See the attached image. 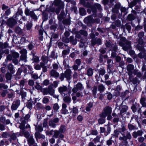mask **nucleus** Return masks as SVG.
<instances>
[{
    "label": "nucleus",
    "instance_id": "f257e3e1",
    "mask_svg": "<svg viewBox=\"0 0 146 146\" xmlns=\"http://www.w3.org/2000/svg\"><path fill=\"white\" fill-rule=\"evenodd\" d=\"M87 1V0H80V3L84 6L88 8L87 11L88 13H90L91 11H92L93 16H90L85 18L84 19V22L87 24L94 23L95 22L97 23H99L100 21L99 19L95 20L93 19L92 16L94 17H96V8L99 10H101V5L99 4L96 3L95 4L94 6H92L89 3L86 2Z\"/></svg>",
    "mask_w": 146,
    "mask_h": 146
},
{
    "label": "nucleus",
    "instance_id": "58836bf2",
    "mask_svg": "<svg viewBox=\"0 0 146 146\" xmlns=\"http://www.w3.org/2000/svg\"><path fill=\"white\" fill-rule=\"evenodd\" d=\"M79 33L85 36H87L88 35L87 32L83 30H80L79 31Z\"/></svg>",
    "mask_w": 146,
    "mask_h": 146
},
{
    "label": "nucleus",
    "instance_id": "69168bd1",
    "mask_svg": "<svg viewBox=\"0 0 146 146\" xmlns=\"http://www.w3.org/2000/svg\"><path fill=\"white\" fill-rule=\"evenodd\" d=\"M63 23L64 24H69L70 23V21L69 19H66L64 20L63 21Z\"/></svg>",
    "mask_w": 146,
    "mask_h": 146
},
{
    "label": "nucleus",
    "instance_id": "f03ea898",
    "mask_svg": "<svg viewBox=\"0 0 146 146\" xmlns=\"http://www.w3.org/2000/svg\"><path fill=\"white\" fill-rule=\"evenodd\" d=\"M119 44L122 47L123 49L125 51L130 49L131 48L130 42L127 40L124 37L121 38V41L119 42Z\"/></svg>",
    "mask_w": 146,
    "mask_h": 146
},
{
    "label": "nucleus",
    "instance_id": "ddd939ff",
    "mask_svg": "<svg viewBox=\"0 0 146 146\" xmlns=\"http://www.w3.org/2000/svg\"><path fill=\"white\" fill-rule=\"evenodd\" d=\"M20 101L19 100H18L14 102L11 106V108L12 110H17L18 106L20 105Z\"/></svg>",
    "mask_w": 146,
    "mask_h": 146
},
{
    "label": "nucleus",
    "instance_id": "aec40b11",
    "mask_svg": "<svg viewBox=\"0 0 146 146\" xmlns=\"http://www.w3.org/2000/svg\"><path fill=\"white\" fill-rule=\"evenodd\" d=\"M40 65L41 67L42 68V71L43 72H47V67L44 66V64L43 62H40Z\"/></svg>",
    "mask_w": 146,
    "mask_h": 146
},
{
    "label": "nucleus",
    "instance_id": "7c9ffc66",
    "mask_svg": "<svg viewBox=\"0 0 146 146\" xmlns=\"http://www.w3.org/2000/svg\"><path fill=\"white\" fill-rule=\"evenodd\" d=\"M134 74L135 75H136L137 77H140L142 76V74L139 72H138L137 70H135L134 71Z\"/></svg>",
    "mask_w": 146,
    "mask_h": 146
},
{
    "label": "nucleus",
    "instance_id": "7ed1b4c3",
    "mask_svg": "<svg viewBox=\"0 0 146 146\" xmlns=\"http://www.w3.org/2000/svg\"><path fill=\"white\" fill-rule=\"evenodd\" d=\"M52 5L57 7L58 9H56L55 10L57 14L59 13L60 9L63 8L64 7L63 3L60 0H55Z\"/></svg>",
    "mask_w": 146,
    "mask_h": 146
},
{
    "label": "nucleus",
    "instance_id": "20e7f679",
    "mask_svg": "<svg viewBox=\"0 0 146 146\" xmlns=\"http://www.w3.org/2000/svg\"><path fill=\"white\" fill-rule=\"evenodd\" d=\"M112 112L111 108L109 106H107L104 109V111L100 115L101 117L105 118L108 115H110Z\"/></svg>",
    "mask_w": 146,
    "mask_h": 146
},
{
    "label": "nucleus",
    "instance_id": "ea45409f",
    "mask_svg": "<svg viewBox=\"0 0 146 146\" xmlns=\"http://www.w3.org/2000/svg\"><path fill=\"white\" fill-rule=\"evenodd\" d=\"M53 108L54 110L57 111L59 109V106L57 103H55L54 104Z\"/></svg>",
    "mask_w": 146,
    "mask_h": 146
},
{
    "label": "nucleus",
    "instance_id": "a18cd8bd",
    "mask_svg": "<svg viewBox=\"0 0 146 146\" xmlns=\"http://www.w3.org/2000/svg\"><path fill=\"white\" fill-rule=\"evenodd\" d=\"M15 32L18 34L21 33L22 32V30L19 27H17L15 29Z\"/></svg>",
    "mask_w": 146,
    "mask_h": 146
},
{
    "label": "nucleus",
    "instance_id": "09e8293b",
    "mask_svg": "<svg viewBox=\"0 0 146 146\" xmlns=\"http://www.w3.org/2000/svg\"><path fill=\"white\" fill-rule=\"evenodd\" d=\"M96 43H94L93 42H92V44L93 45H94L96 44L97 43L98 44H101V40L100 39L98 38L96 40Z\"/></svg>",
    "mask_w": 146,
    "mask_h": 146
},
{
    "label": "nucleus",
    "instance_id": "864d4df0",
    "mask_svg": "<svg viewBox=\"0 0 146 146\" xmlns=\"http://www.w3.org/2000/svg\"><path fill=\"white\" fill-rule=\"evenodd\" d=\"M134 19V17L132 14L129 15L128 16V19L130 20H133Z\"/></svg>",
    "mask_w": 146,
    "mask_h": 146
},
{
    "label": "nucleus",
    "instance_id": "cd10ccee",
    "mask_svg": "<svg viewBox=\"0 0 146 146\" xmlns=\"http://www.w3.org/2000/svg\"><path fill=\"white\" fill-rule=\"evenodd\" d=\"M93 72L92 69L91 68L87 70V74L89 76H92Z\"/></svg>",
    "mask_w": 146,
    "mask_h": 146
},
{
    "label": "nucleus",
    "instance_id": "473e14b6",
    "mask_svg": "<svg viewBox=\"0 0 146 146\" xmlns=\"http://www.w3.org/2000/svg\"><path fill=\"white\" fill-rule=\"evenodd\" d=\"M9 91H10V90H7L3 91L1 94V96L3 97H5L6 96V95L9 92Z\"/></svg>",
    "mask_w": 146,
    "mask_h": 146
},
{
    "label": "nucleus",
    "instance_id": "49530a36",
    "mask_svg": "<svg viewBox=\"0 0 146 146\" xmlns=\"http://www.w3.org/2000/svg\"><path fill=\"white\" fill-rule=\"evenodd\" d=\"M102 118L99 119L98 120L99 123L100 124H102L105 122V118L101 117Z\"/></svg>",
    "mask_w": 146,
    "mask_h": 146
},
{
    "label": "nucleus",
    "instance_id": "e2e57ef3",
    "mask_svg": "<svg viewBox=\"0 0 146 146\" xmlns=\"http://www.w3.org/2000/svg\"><path fill=\"white\" fill-rule=\"evenodd\" d=\"M33 58V59L34 61L35 62H37L39 61V58L38 57L36 56H34Z\"/></svg>",
    "mask_w": 146,
    "mask_h": 146
},
{
    "label": "nucleus",
    "instance_id": "9b49d317",
    "mask_svg": "<svg viewBox=\"0 0 146 146\" xmlns=\"http://www.w3.org/2000/svg\"><path fill=\"white\" fill-rule=\"evenodd\" d=\"M83 88L81 83H78L72 89V92L74 93H76L79 90H82L83 89Z\"/></svg>",
    "mask_w": 146,
    "mask_h": 146
},
{
    "label": "nucleus",
    "instance_id": "393cba45",
    "mask_svg": "<svg viewBox=\"0 0 146 146\" xmlns=\"http://www.w3.org/2000/svg\"><path fill=\"white\" fill-rule=\"evenodd\" d=\"M80 13L82 15H85L86 13V11L84 8L80 9Z\"/></svg>",
    "mask_w": 146,
    "mask_h": 146
},
{
    "label": "nucleus",
    "instance_id": "4c0bfd02",
    "mask_svg": "<svg viewBox=\"0 0 146 146\" xmlns=\"http://www.w3.org/2000/svg\"><path fill=\"white\" fill-rule=\"evenodd\" d=\"M109 1H110V3H112L113 2L114 0H103L102 1V3L104 5H105L108 3Z\"/></svg>",
    "mask_w": 146,
    "mask_h": 146
},
{
    "label": "nucleus",
    "instance_id": "f704fd0d",
    "mask_svg": "<svg viewBox=\"0 0 146 146\" xmlns=\"http://www.w3.org/2000/svg\"><path fill=\"white\" fill-rule=\"evenodd\" d=\"M78 109L76 107H74L72 110V112L74 114V116L75 114H77L78 113Z\"/></svg>",
    "mask_w": 146,
    "mask_h": 146
},
{
    "label": "nucleus",
    "instance_id": "e433bc0d",
    "mask_svg": "<svg viewBox=\"0 0 146 146\" xmlns=\"http://www.w3.org/2000/svg\"><path fill=\"white\" fill-rule=\"evenodd\" d=\"M36 129L38 132H41L43 131V128L41 126L38 125L36 127Z\"/></svg>",
    "mask_w": 146,
    "mask_h": 146
},
{
    "label": "nucleus",
    "instance_id": "412c9836",
    "mask_svg": "<svg viewBox=\"0 0 146 146\" xmlns=\"http://www.w3.org/2000/svg\"><path fill=\"white\" fill-rule=\"evenodd\" d=\"M64 100L65 102H68L71 101V98L69 97V94H68L66 96V95L65 94V96H64Z\"/></svg>",
    "mask_w": 146,
    "mask_h": 146
},
{
    "label": "nucleus",
    "instance_id": "9d476101",
    "mask_svg": "<svg viewBox=\"0 0 146 146\" xmlns=\"http://www.w3.org/2000/svg\"><path fill=\"white\" fill-rule=\"evenodd\" d=\"M59 119L58 118H54L53 119L50 121L49 122V124L50 126L55 128L56 125V123L59 121Z\"/></svg>",
    "mask_w": 146,
    "mask_h": 146
},
{
    "label": "nucleus",
    "instance_id": "39448f33",
    "mask_svg": "<svg viewBox=\"0 0 146 146\" xmlns=\"http://www.w3.org/2000/svg\"><path fill=\"white\" fill-rule=\"evenodd\" d=\"M63 40L66 43H68L70 41L74 45L76 44L77 42V40L76 38L74 39V37L72 36H70V39L65 37L63 38Z\"/></svg>",
    "mask_w": 146,
    "mask_h": 146
},
{
    "label": "nucleus",
    "instance_id": "37998d69",
    "mask_svg": "<svg viewBox=\"0 0 146 146\" xmlns=\"http://www.w3.org/2000/svg\"><path fill=\"white\" fill-rule=\"evenodd\" d=\"M17 133H13L11 136V139L13 140L16 139Z\"/></svg>",
    "mask_w": 146,
    "mask_h": 146
},
{
    "label": "nucleus",
    "instance_id": "f3484780",
    "mask_svg": "<svg viewBox=\"0 0 146 146\" xmlns=\"http://www.w3.org/2000/svg\"><path fill=\"white\" fill-rule=\"evenodd\" d=\"M65 77L68 80H69L70 78L71 71L70 70H66L64 73Z\"/></svg>",
    "mask_w": 146,
    "mask_h": 146
},
{
    "label": "nucleus",
    "instance_id": "4d7b16f0",
    "mask_svg": "<svg viewBox=\"0 0 146 146\" xmlns=\"http://www.w3.org/2000/svg\"><path fill=\"white\" fill-rule=\"evenodd\" d=\"M49 102L48 99L46 97H44L43 99V103L46 104Z\"/></svg>",
    "mask_w": 146,
    "mask_h": 146
},
{
    "label": "nucleus",
    "instance_id": "a19ab883",
    "mask_svg": "<svg viewBox=\"0 0 146 146\" xmlns=\"http://www.w3.org/2000/svg\"><path fill=\"white\" fill-rule=\"evenodd\" d=\"M35 87L36 89L38 90H41L42 88L41 86H40L39 84L37 83H36V85Z\"/></svg>",
    "mask_w": 146,
    "mask_h": 146
},
{
    "label": "nucleus",
    "instance_id": "5fc2aeb1",
    "mask_svg": "<svg viewBox=\"0 0 146 146\" xmlns=\"http://www.w3.org/2000/svg\"><path fill=\"white\" fill-rule=\"evenodd\" d=\"M2 137L4 138H7L8 136V134L7 132H3L1 134Z\"/></svg>",
    "mask_w": 146,
    "mask_h": 146
},
{
    "label": "nucleus",
    "instance_id": "0eeeda50",
    "mask_svg": "<svg viewBox=\"0 0 146 146\" xmlns=\"http://www.w3.org/2000/svg\"><path fill=\"white\" fill-rule=\"evenodd\" d=\"M25 12L26 15L30 16L34 19H37V16L35 15L33 11H30L28 9L26 8L25 10Z\"/></svg>",
    "mask_w": 146,
    "mask_h": 146
},
{
    "label": "nucleus",
    "instance_id": "a211bd4d",
    "mask_svg": "<svg viewBox=\"0 0 146 146\" xmlns=\"http://www.w3.org/2000/svg\"><path fill=\"white\" fill-rule=\"evenodd\" d=\"M48 94L51 96H53L55 97V96L54 95V90L52 86H49L48 87Z\"/></svg>",
    "mask_w": 146,
    "mask_h": 146
},
{
    "label": "nucleus",
    "instance_id": "4468645a",
    "mask_svg": "<svg viewBox=\"0 0 146 146\" xmlns=\"http://www.w3.org/2000/svg\"><path fill=\"white\" fill-rule=\"evenodd\" d=\"M28 144L29 146H37L34 141L33 136H30L28 139Z\"/></svg>",
    "mask_w": 146,
    "mask_h": 146
},
{
    "label": "nucleus",
    "instance_id": "052dcab7",
    "mask_svg": "<svg viewBox=\"0 0 146 146\" xmlns=\"http://www.w3.org/2000/svg\"><path fill=\"white\" fill-rule=\"evenodd\" d=\"M105 73V70L104 69H101L100 70L99 74L101 75H103Z\"/></svg>",
    "mask_w": 146,
    "mask_h": 146
},
{
    "label": "nucleus",
    "instance_id": "c85d7f7f",
    "mask_svg": "<svg viewBox=\"0 0 146 146\" xmlns=\"http://www.w3.org/2000/svg\"><path fill=\"white\" fill-rule=\"evenodd\" d=\"M127 109V106H124L123 107H122V108L120 111V113H123L125 112L126 111Z\"/></svg>",
    "mask_w": 146,
    "mask_h": 146
},
{
    "label": "nucleus",
    "instance_id": "774afa93",
    "mask_svg": "<svg viewBox=\"0 0 146 146\" xmlns=\"http://www.w3.org/2000/svg\"><path fill=\"white\" fill-rule=\"evenodd\" d=\"M49 83V81L47 80H44L43 82V84L44 85L47 86L48 85Z\"/></svg>",
    "mask_w": 146,
    "mask_h": 146
},
{
    "label": "nucleus",
    "instance_id": "c9c22d12",
    "mask_svg": "<svg viewBox=\"0 0 146 146\" xmlns=\"http://www.w3.org/2000/svg\"><path fill=\"white\" fill-rule=\"evenodd\" d=\"M70 52L69 49H67L64 50L62 52L63 56L64 57V55H66L68 54Z\"/></svg>",
    "mask_w": 146,
    "mask_h": 146
},
{
    "label": "nucleus",
    "instance_id": "2eb2a0df",
    "mask_svg": "<svg viewBox=\"0 0 146 146\" xmlns=\"http://www.w3.org/2000/svg\"><path fill=\"white\" fill-rule=\"evenodd\" d=\"M54 133V135H53L54 137H55V138H57L59 136V135L60 132L59 131H58L57 130H55L54 131H53V130H52L50 131L47 132L46 133V134L47 135H52V134L53 133Z\"/></svg>",
    "mask_w": 146,
    "mask_h": 146
},
{
    "label": "nucleus",
    "instance_id": "c03bdc74",
    "mask_svg": "<svg viewBox=\"0 0 146 146\" xmlns=\"http://www.w3.org/2000/svg\"><path fill=\"white\" fill-rule=\"evenodd\" d=\"M11 76L12 75L11 74L8 73L6 74V78L7 80H9L11 79Z\"/></svg>",
    "mask_w": 146,
    "mask_h": 146
},
{
    "label": "nucleus",
    "instance_id": "13d9d810",
    "mask_svg": "<svg viewBox=\"0 0 146 146\" xmlns=\"http://www.w3.org/2000/svg\"><path fill=\"white\" fill-rule=\"evenodd\" d=\"M25 125L21 124H20V125L19 126V128L21 129L22 131H20L21 132V133L22 132H23V131H25L24 129L25 128Z\"/></svg>",
    "mask_w": 146,
    "mask_h": 146
},
{
    "label": "nucleus",
    "instance_id": "338daca9",
    "mask_svg": "<svg viewBox=\"0 0 146 146\" xmlns=\"http://www.w3.org/2000/svg\"><path fill=\"white\" fill-rule=\"evenodd\" d=\"M9 8V7L4 4H3L2 6V9L3 10L8 9Z\"/></svg>",
    "mask_w": 146,
    "mask_h": 146
},
{
    "label": "nucleus",
    "instance_id": "bf43d9fd",
    "mask_svg": "<svg viewBox=\"0 0 146 146\" xmlns=\"http://www.w3.org/2000/svg\"><path fill=\"white\" fill-rule=\"evenodd\" d=\"M0 52H1L2 53H3H3L7 54L9 53V51L8 49H6L3 51V50H0Z\"/></svg>",
    "mask_w": 146,
    "mask_h": 146
},
{
    "label": "nucleus",
    "instance_id": "6ab92c4d",
    "mask_svg": "<svg viewBox=\"0 0 146 146\" xmlns=\"http://www.w3.org/2000/svg\"><path fill=\"white\" fill-rule=\"evenodd\" d=\"M50 75L51 76L57 78L59 76V73L54 70H52L50 72Z\"/></svg>",
    "mask_w": 146,
    "mask_h": 146
},
{
    "label": "nucleus",
    "instance_id": "b1692460",
    "mask_svg": "<svg viewBox=\"0 0 146 146\" xmlns=\"http://www.w3.org/2000/svg\"><path fill=\"white\" fill-rule=\"evenodd\" d=\"M93 104L92 103H89L86 107V110L87 111H89L90 110L91 108L92 107Z\"/></svg>",
    "mask_w": 146,
    "mask_h": 146
},
{
    "label": "nucleus",
    "instance_id": "bb28decb",
    "mask_svg": "<svg viewBox=\"0 0 146 146\" xmlns=\"http://www.w3.org/2000/svg\"><path fill=\"white\" fill-rule=\"evenodd\" d=\"M8 69L10 70L11 73L13 74V66L12 64H9L8 66Z\"/></svg>",
    "mask_w": 146,
    "mask_h": 146
},
{
    "label": "nucleus",
    "instance_id": "8fccbe9b",
    "mask_svg": "<svg viewBox=\"0 0 146 146\" xmlns=\"http://www.w3.org/2000/svg\"><path fill=\"white\" fill-rule=\"evenodd\" d=\"M43 125L44 127H48V125L47 124V119H45L44 120V122L43 123Z\"/></svg>",
    "mask_w": 146,
    "mask_h": 146
},
{
    "label": "nucleus",
    "instance_id": "c756f323",
    "mask_svg": "<svg viewBox=\"0 0 146 146\" xmlns=\"http://www.w3.org/2000/svg\"><path fill=\"white\" fill-rule=\"evenodd\" d=\"M42 61H43L44 63H47L48 61V57L47 56H43L42 57Z\"/></svg>",
    "mask_w": 146,
    "mask_h": 146
},
{
    "label": "nucleus",
    "instance_id": "de8ad7c7",
    "mask_svg": "<svg viewBox=\"0 0 146 146\" xmlns=\"http://www.w3.org/2000/svg\"><path fill=\"white\" fill-rule=\"evenodd\" d=\"M10 91H9V92L7 94H8V98H11L13 96V92L10 90Z\"/></svg>",
    "mask_w": 146,
    "mask_h": 146
},
{
    "label": "nucleus",
    "instance_id": "2f4dec72",
    "mask_svg": "<svg viewBox=\"0 0 146 146\" xmlns=\"http://www.w3.org/2000/svg\"><path fill=\"white\" fill-rule=\"evenodd\" d=\"M98 89L100 91L103 92L105 88L103 85L101 84L99 86Z\"/></svg>",
    "mask_w": 146,
    "mask_h": 146
},
{
    "label": "nucleus",
    "instance_id": "72a5a7b5",
    "mask_svg": "<svg viewBox=\"0 0 146 146\" xmlns=\"http://www.w3.org/2000/svg\"><path fill=\"white\" fill-rule=\"evenodd\" d=\"M86 41V39H85V40H83L82 39H81L80 44V47L82 48L84 46V44Z\"/></svg>",
    "mask_w": 146,
    "mask_h": 146
},
{
    "label": "nucleus",
    "instance_id": "0e129e2a",
    "mask_svg": "<svg viewBox=\"0 0 146 146\" xmlns=\"http://www.w3.org/2000/svg\"><path fill=\"white\" fill-rule=\"evenodd\" d=\"M34 81L32 80H30L29 81L28 84L29 86H33L34 84Z\"/></svg>",
    "mask_w": 146,
    "mask_h": 146
},
{
    "label": "nucleus",
    "instance_id": "6e6d98bb",
    "mask_svg": "<svg viewBox=\"0 0 146 146\" xmlns=\"http://www.w3.org/2000/svg\"><path fill=\"white\" fill-rule=\"evenodd\" d=\"M128 128L130 130H133L135 129L134 126L131 124H129L128 125Z\"/></svg>",
    "mask_w": 146,
    "mask_h": 146
},
{
    "label": "nucleus",
    "instance_id": "f8f14e48",
    "mask_svg": "<svg viewBox=\"0 0 146 146\" xmlns=\"http://www.w3.org/2000/svg\"><path fill=\"white\" fill-rule=\"evenodd\" d=\"M17 23L16 21L12 18H11L8 20L7 24L9 27H12Z\"/></svg>",
    "mask_w": 146,
    "mask_h": 146
},
{
    "label": "nucleus",
    "instance_id": "1a4fd4ad",
    "mask_svg": "<svg viewBox=\"0 0 146 146\" xmlns=\"http://www.w3.org/2000/svg\"><path fill=\"white\" fill-rule=\"evenodd\" d=\"M58 90L60 94L63 96H65V94H67L68 92L67 88L65 86L59 87Z\"/></svg>",
    "mask_w": 146,
    "mask_h": 146
},
{
    "label": "nucleus",
    "instance_id": "dca6fc26",
    "mask_svg": "<svg viewBox=\"0 0 146 146\" xmlns=\"http://www.w3.org/2000/svg\"><path fill=\"white\" fill-rule=\"evenodd\" d=\"M143 132L142 131L139 130L137 132H133L132 135L134 137L136 138L138 136H141L142 135Z\"/></svg>",
    "mask_w": 146,
    "mask_h": 146
},
{
    "label": "nucleus",
    "instance_id": "6e6552de",
    "mask_svg": "<svg viewBox=\"0 0 146 146\" xmlns=\"http://www.w3.org/2000/svg\"><path fill=\"white\" fill-rule=\"evenodd\" d=\"M134 68V66L132 64H129L127 66V69L128 71V74L129 76V78L131 80L133 74L132 71Z\"/></svg>",
    "mask_w": 146,
    "mask_h": 146
},
{
    "label": "nucleus",
    "instance_id": "603ef678",
    "mask_svg": "<svg viewBox=\"0 0 146 146\" xmlns=\"http://www.w3.org/2000/svg\"><path fill=\"white\" fill-rule=\"evenodd\" d=\"M3 88L4 89H7L8 88V86L3 84H0V88Z\"/></svg>",
    "mask_w": 146,
    "mask_h": 146
},
{
    "label": "nucleus",
    "instance_id": "79ce46f5",
    "mask_svg": "<svg viewBox=\"0 0 146 146\" xmlns=\"http://www.w3.org/2000/svg\"><path fill=\"white\" fill-rule=\"evenodd\" d=\"M21 133L23 134L25 137L26 138H29L30 137L29 133L28 132H25V131H23Z\"/></svg>",
    "mask_w": 146,
    "mask_h": 146
},
{
    "label": "nucleus",
    "instance_id": "4be33fe9",
    "mask_svg": "<svg viewBox=\"0 0 146 146\" xmlns=\"http://www.w3.org/2000/svg\"><path fill=\"white\" fill-rule=\"evenodd\" d=\"M66 129V126L64 125H62L60 126V128L59 131L60 133H63L65 131Z\"/></svg>",
    "mask_w": 146,
    "mask_h": 146
},
{
    "label": "nucleus",
    "instance_id": "3c124183",
    "mask_svg": "<svg viewBox=\"0 0 146 146\" xmlns=\"http://www.w3.org/2000/svg\"><path fill=\"white\" fill-rule=\"evenodd\" d=\"M41 134L38 132H36L35 134V136L37 140L38 138L39 139V138L40 137Z\"/></svg>",
    "mask_w": 146,
    "mask_h": 146
},
{
    "label": "nucleus",
    "instance_id": "680f3d73",
    "mask_svg": "<svg viewBox=\"0 0 146 146\" xmlns=\"http://www.w3.org/2000/svg\"><path fill=\"white\" fill-rule=\"evenodd\" d=\"M68 111L66 108H62V112L64 114H66L68 112Z\"/></svg>",
    "mask_w": 146,
    "mask_h": 146
},
{
    "label": "nucleus",
    "instance_id": "5701e85b",
    "mask_svg": "<svg viewBox=\"0 0 146 146\" xmlns=\"http://www.w3.org/2000/svg\"><path fill=\"white\" fill-rule=\"evenodd\" d=\"M8 46V44L7 43L5 42L3 43L0 42V48H5Z\"/></svg>",
    "mask_w": 146,
    "mask_h": 146
},
{
    "label": "nucleus",
    "instance_id": "a878e982",
    "mask_svg": "<svg viewBox=\"0 0 146 146\" xmlns=\"http://www.w3.org/2000/svg\"><path fill=\"white\" fill-rule=\"evenodd\" d=\"M64 13L63 11H62L60 15L58 17V19L60 21H61L64 17Z\"/></svg>",
    "mask_w": 146,
    "mask_h": 146
},
{
    "label": "nucleus",
    "instance_id": "423d86ee",
    "mask_svg": "<svg viewBox=\"0 0 146 146\" xmlns=\"http://www.w3.org/2000/svg\"><path fill=\"white\" fill-rule=\"evenodd\" d=\"M20 52L21 54L20 57L21 60L25 62H26L27 61L26 60L27 50H26L25 49H22L20 51Z\"/></svg>",
    "mask_w": 146,
    "mask_h": 146
}]
</instances>
